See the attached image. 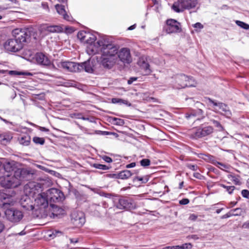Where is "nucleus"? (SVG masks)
Masks as SVG:
<instances>
[{
	"mask_svg": "<svg viewBox=\"0 0 249 249\" xmlns=\"http://www.w3.org/2000/svg\"><path fill=\"white\" fill-rule=\"evenodd\" d=\"M36 62L42 66H48L51 64V61L48 56L42 53H37L35 55Z\"/></svg>",
	"mask_w": 249,
	"mask_h": 249,
	"instance_id": "obj_18",
	"label": "nucleus"
},
{
	"mask_svg": "<svg viewBox=\"0 0 249 249\" xmlns=\"http://www.w3.org/2000/svg\"><path fill=\"white\" fill-rule=\"evenodd\" d=\"M58 66L68 71L79 72V63L73 62H61Z\"/></svg>",
	"mask_w": 249,
	"mask_h": 249,
	"instance_id": "obj_17",
	"label": "nucleus"
},
{
	"mask_svg": "<svg viewBox=\"0 0 249 249\" xmlns=\"http://www.w3.org/2000/svg\"><path fill=\"white\" fill-rule=\"evenodd\" d=\"M98 52L101 53V64L105 68L110 69L117 63L118 47L105 39L97 41Z\"/></svg>",
	"mask_w": 249,
	"mask_h": 249,
	"instance_id": "obj_2",
	"label": "nucleus"
},
{
	"mask_svg": "<svg viewBox=\"0 0 249 249\" xmlns=\"http://www.w3.org/2000/svg\"><path fill=\"white\" fill-rule=\"evenodd\" d=\"M101 196H104L106 197H109L110 196H111V195L110 194L103 192L101 194Z\"/></svg>",
	"mask_w": 249,
	"mask_h": 249,
	"instance_id": "obj_55",
	"label": "nucleus"
},
{
	"mask_svg": "<svg viewBox=\"0 0 249 249\" xmlns=\"http://www.w3.org/2000/svg\"><path fill=\"white\" fill-rule=\"evenodd\" d=\"M193 27L196 29V32H200V30L204 28V26L200 22H197L193 25Z\"/></svg>",
	"mask_w": 249,
	"mask_h": 249,
	"instance_id": "obj_39",
	"label": "nucleus"
},
{
	"mask_svg": "<svg viewBox=\"0 0 249 249\" xmlns=\"http://www.w3.org/2000/svg\"><path fill=\"white\" fill-rule=\"evenodd\" d=\"M39 129L42 131H46V132H49L50 131V130L47 129V128H46L45 127H41V126H39Z\"/></svg>",
	"mask_w": 249,
	"mask_h": 249,
	"instance_id": "obj_59",
	"label": "nucleus"
},
{
	"mask_svg": "<svg viewBox=\"0 0 249 249\" xmlns=\"http://www.w3.org/2000/svg\"><path fill=\"white\" fill-rule=\"evenodd\" d=\"M240 210H241L240 208H236L235 209H233V210H231V211H230L229 212H228V213H227L226 214H224L222 216H221V219H225V218H229L233 215H238V214L234 213V212H236V211Z\"/></svg>",
	"mask_w": 249,
	"mask_h": 249,
	"instance_id": "obj_29",
	"label": "nucleus"
},
{
	"mask_svg": "<svg viewBox=\"0 0 249 249\" xmlns=\"http://www.w3.org/2000/svg\"><path fill=\"white\" fill-rule=\"evenodd\" d=\"M188 238H193V239H197V237H196V235H192L188 236Z\"/></svg>",
	"mask_w": 249,
	"mask_h": 249,
	"instance_id": "obj_62",
	"label": "nucleus"
},
{
	"mask_svg": "<svg viewBox=\"0 0 249 249\" xmlns=\"http://www.w3.org/2000/svg\"><path fill=\"white\" fill-rule=\"evenodd\" d=\"M102 159L106 162H107V163H111L112 162V159L108 157V156H103L102 157Z\"/></svg>",
	"mask_w": 249,
	"mask_h": 249,
	"instance_id": "obj_49",
	"label": "nucleus"
},
{
	"mask_svg": "<svg viewBox=\"0 0 249 249\" xmlns=\"http://www.w3.org/2000/svg\"><path fill=\"white\" fill-rule=\"evenodd\" d=\"M86 37V38L84 43L89 44L88 48V53L90 54H96L98 53L97 42L93 45H92V43L96 40V36L94 35L88 33Z\"/></svg>",
	"mask_w": 249,
	"mask_h": 249,
	"instance_id": "obj_15",
	"label": "nucleus"
},
{
	"mask_svg": "<svg viewBox=\"0 0 249 249\" xmlns=\"http://www.w3.org/2000/svg\"><path fill=\"white\" fill-rule=\"evenodd\" d=\"M43 29L49 33H61L63 31L62 27L59 25H52L44 27Z\"/></svg>",
	"mask_w": 249,
	"mask_h": 249,
	"instance_id": "obj_26",
	"label": "nucleus"
},
{
	"mask_svg": "<svg viewBox=\"0 0 249 249\" xmlns=\"http://www.w3.org/2000/svg\"><path fill=\"white\" fill-rule=\"evenodd\" d=\"M33 141L36 144L43 145L45 143V140L43 138H40L38 137H35L33 139Z\"/></svg>",
	"mask_w": 249,
	"mask_h": 249,
	"instance_id": "obj_33",
	"label": "nucleus"
},
{
	"mask_svg": "<svg viewBox=\"0 0 249 249\" xmlns=\"http://www.w3.org/2000/svg\"><path fill=\"white\" fill-rule=\"evenodd\" d=\"M209 103L213 104V110L216 112L218 111L225 115L227 118H230L231 116V112L229 107L225 104L213 100L209 97L206 98Z\"/></svg>",
	"mask_w": 249,
	"mask_h": 249,
	"instance_id": "obj_6",
	"label": "nucleus"
},
{
	"mask_svg": "<svg viewBox=\"0 0 249 249\" xmlns=\"http://www.w3.org/2000/svg\"><path fill=\"white\" fill-rule=\"evenodd\" d=\"M93 167L96 169H101L103 170H107L109 169L110 167L107 166L106 165L99 164V163H94L92 165Z\"/></svg>",
	"mask_w": 249,
	"mask_h": 249,
	"instance_id": "obj_32",
	"label": "nucleus"
},
{
	"mask_svg": "<svg viewBox=\"0 0 249 249\" xmlns=\"http://www.w3.org/2000/svg\"><path fill=\"white\" fill-rule=\"evenodd\" d=\"M4 228L5 226L3 223L2 221H0V233H1L3 231Z\"/></svg>",
	"mask_w": 249,
	"mask_h": 249,
	"instance_id": "obj_54",
	"label": "nucleus"
},
{
	"mask_svg": "<svg viewBox=\"0 0 249 249\" xmlns=\"http://www.w3.org/2000/svg\"><path fill=\"white\" fill-rule=\"evenodd\" d=\"M136 166V163L135 162H132L130 164H128L126 165L127 168H132Z\"/></svg>",
	"mask_w": 249,
	"mask_h": 249,
	"instance_id": "obj_57",
	"label": "nucleus"
},
{
	"mask_svg": "<svg viewBox=\"0 0 249 249\" xmlns=\"http://www.w3.org/2000/svg\"><path fill=\"white\" fill-rule=\"evenodd\" d=\"M132 174L129 170H124L120 172L119 173L116 174H109L108 177H112L116 178H121L122 179H127L132 176Z\"/></svg>",
	"mask_w": 249,
	"mask_h": 249,
	"instance_id": "obj_19",
	"label": "nucleus"
},
{
	"mask_svg": "<svg viewBox=\"0 0 249 249\" xmlns=\"http://www.w3.org/2000/svg\"><path fill=\"white\" fill-rule=\"evenodd\" d=\"M19 143L23 146H28L31 142V137L28 134L25 133L18 138Z\"/></svg>",
	"mask_w": 249,
	"mask_h": 249,
	"instance_id": "obj_24",
	"label": "nucleus"
},
{
	"mask_svg": "<svg viewBox=\"0 0 249 249\" xmlns=\"http://www.w3.org/2000/svg\"><path fill=\"white\" fill-rule=\"evenodd\" d=\"M241 195L244 198L249 199V191L247 189H244L241 191Z\"/></svg>",
	"mask_w": 249,
	"mask_h": 249,
	"instance_id": "obj_46",
	"label": "nucleus"
},
{
	"mask_svg": "<svg viewBox=\"0 0 249 249\" xmlns=\"http://www.w3.org/2000/svg\"><path fill=\"white\" fill-rule=\"evenodd\" d=\"M112 103L114 104H127L128 102L126 100H124L121 99L114 98L112 99Z\"/></svg>",
	"mask_w": 249,
	"mask_h": 249,
	"instance_id": "obj_38",
	"label": "nucleus"
},
{
	"mask_svg": "<svg viewBox=\"0 0 249 249\" xmlns=\"http://www.w3.org/2000/svg\"><path fill=\"white\" fill-rule=\"evenodd\" d=\"M119 61L124 64H129L131 62L132 58L129 49L123 48L120 50L118 49V53L117 54V63Z\"/></svg>",
	"mask_w": 249,
	"mask_h": 249,
	"instance_id": "obj_11",
	"label": "nucleus"
},
{
	"mask_svg": "<svg viewBox=\"0 0 249 249\" xmlns=\"http://www.w3.org/2000/svg\"><path fill=\"white\" fill-rule=\"evenodd\" d=\"M219 186L221 187H222L226 189V191L230 195H231L233 194V191L236 189L234 186H227L225 184L220 183L219 184Z\"/></svg>",
	"mask_w": 249,
	"mask_h": 249,
	"instance_id": "obj_28",
	"label": "nucleus"
},
{
	"mask_svg": "<svg viewBox=\"0 0 249 249\" xmlns=\"http://www.w3.org/2000/svg\"><path fill=\"white\" fill-rule=\"evenodd\" d=\"M63 235V232L59 231L54 230L52 232V234H50L49 236L54 238L56 236H60Z\"/></svg>",
	"mask_w": 249,
	"mask_h": 249,
	"instance_id": "obj_42",
	"label": "nucleus"
},
{
	"mask_svg": "<svg viewBox=\"0 0 249 249\" xmlns=\"http://www.w3.org/2000/svg\"><path fill=\"white\" fill-rule=\"evenodd\" d=\"M229 7L228 6V5H223L221 7V9H228Z\"/></svg>",
	"mask_w": 249,
	"mask_h": 249,
	"instance_id": "obj_64",
	"label": "nucleus"
},
{
	"mask_svg": "<svg viewBox=\"0 0 249 249\" xmlns=\"http://www.w3.org/2000/svg\"><path fill=\"white\" fill-rule=\"evenodd\" d=\"M186 166L188 169H189L192 171H196L198 168V167L196 164H190V163H187V164H186Z\"/></svg>",
	"mask_w": 249,
	"mask_h": 249,
	"instance_id": "obj_43",
	"label": "nucleus"
},
{
	"mask_svg": "<svg viewBox=\"0 0 249 249\" xmlns=\"http://www.w3.org/2000/svg\"><path fill=\"white\" fill-rule=\"evenodd\" d=\"M54 212L56 213V215H62L65 213V211L64 209L57 207H55L54 210Z\"/></svg>",
	"mask_w": 249,
	"mask_h": 249,
	"instance_id": "obj_44",
	"label": "nucleus"
},
{
	"mask_svg": "<svg viewBox=\"0 0 249 249\" xmlns=\"http://www.w3.org/2000/svg\"><path fill=\"white\" fill-rule=\"evenodd\" d=\"M114 121H117L118 120V119L114 118ZM118 120L119 121V122H117L116 123H114V124L117 125L118 124H120L123 122V121L122 120L118 119Z\"/></svg>",
	"mask_w": 249,
	"mask_h": 249,
	"instance_id": "obj_60",
	"label": "nucleus"
},
{
	"mask_svg": "<svg viewBox=\"0 0 249 249\" xmlns=\"http://www.w3.org/2000/svg\"><path fill=\"white\" fill-rule=\"evenodd\" d=\"M5 137V135H0V141H6V142H8L12 138V136L11 135L7 136V138H6Z\"/></svg>",
	"mask_w": 249,
	"mask_h": 249,
	"instance_id": "obj_45",
	"label": "nucleus"
},
{
	"mask_svg": "<svg viewBox=\"0 0 249 249\" xmlns=\"http://www.w3.org/2000/svg\"><path fill=\"white\" fill-rule=\"evenodd\" d=\"M197 3L198 0H178L173 4L172 9L176 12H182L195 8Z\"/></svg>",
	"mask_w": 249,
	"mask_h": 249,
	"instance_id": "obj_4",
	"label": "nucleus"
},
{
	"mask_svg": "<svg viewBox=\"0 0 249 249\" xmlns=\"http://www.w3.org/2000/svg\"><path fill=\"white\" fill-rule=\"evenodd\" d=\"M12 34L16 40L22 45L24 42L27 41L31 36L30 31L28 29L17 28L13 31Z\"/></svg>",
	"mask_w": 249,
	"mask_h": 249,
	"instance_id": "obj_8",
	"label": "nucleus"
},
{
	"mask_svg": "<svg viewBox=\"0 0 249 249\" xmlns=\"http://www.w3.org/2000/svg\"><path fill=\"white\" fill-rule=\"evenodd\" d=\"M28 174L26 170L18 168L14 162H6L0 169V184L6 189L17 188Z\"/></svg>",
	"mask_w": 249,
	"mask_h": 249,
	"instance_id": "obj_1",
	"label": "nucleus"
},
{
	"mask_svg": "<svg viewBox=\"0 0 249 249\" xmlns=\"http://www.w3.org/2000/svg\"><path fill=\"white\" fill-rule=\"evenodd\" d=\"M138 65L143 70L145 74H149L151 72L149 64L144 60L143 58H141L138 62Z\"/></svg>",
	"mask_w": 249,
	"mask_h": 249,
	"instance_id": "obj_23",
	"label": "nucleus"
},
{
	"mask_svg": "<svg viewBox=\"0 0 249 249\" xmlns=\"http://www.w3.org/2000/svg\"><path fill=\"white\" fill-rule=\"evenodd\" d=\"M197 218V215L194 213L191 214L189 216V219L192 221H195Z\"/></svg>",
	"mask_w": 249,
	"mask_h": 249,
	"instance_id": "obj_51",
	"label": "nucleus"
},
{
	"mask_svg": "<svg viewBox=\"0 0 249 249\" xmlns=\"http://www.w3.org/2000/svg\"><path fill=\"white\" fill-rule=\"evenodd\" d=\"M131 205V203L127 198H121L119 199L116 207L119 209L123 210L130 208Z\"/></svg>",
	"mask_w": 249,
	"mask_h": 249,
	"instance_id": "obj_21",
	"label": "nucleus"
},
{
	"mask_svg": "<svg viewBox=\"0 0 249 249\" xmlns=\"http://www.w3.org/2000/svg\"><path fill=\"white\" fill-rule=\"evenodd\" d=\"M55 8L57 13L59 15H62L64 19L68 21H71V17L66 13L64 8V6L60 4H56L55 5Z\"/></svg>",
	"mask_w": 249,
	"mask_h": 249,
	"instance_id": "obj_22",
	"label": "nucleus"
},
{
	"mask_svg": "<svg viewBox=\"0 0 249 249\" xmlns=\"http://www.w3.org/2000/svg\"><path fill=\"white\" fill-rule=\"evenodd\" d=\"M4 214L8 220L14 223L19 222L23 217L22 212L13 207L5 210Z\"/></svg>",
	"mask_w": 249,
	"mask_h": 249,
	"instance_id": "obj_7",
	"label": "nucleus"
},
{
	"mask_svg": "<svg viewBox=\"0 0 249 249\" xmlns=\"http://www.w3.org/2000/svg\"><path fill=\"white\" fill-rule=\"evenodd\" d=\"M4 47L7 51L17 52L23 48V45L14 38L7 40L4 44Z\"/></svg>",
	"mask_w": 249,
	"mask_h": 249,
	"instance_id": "obj_14",
	"label": "nucleus"
},
{
	"mask_svg": "<svg viewBox=\"0 0 249 249\" xmlns=\"http://www.w3.org/2000/svg\"><path fill=\"white\" fill-rule=\"evenodd\" d=\"M203 113V111H202V110H201L200 109H197L196 110H193V111H191L190 113H186L185 117L188 119H190V118H194V120H199L200 117H199L198 118H197L196 119H195V118L196 117V116L202 115Z\"/></svg>",
	"mask_w": 249,
	"mask_h": 249,
	"instance_id": "obj_25",
	"label": "nucleus"
},
{
	"mask_svg": "<svg viewBox=\"0 0 249 249\" xmlns=\"http://www.w3.org/2000/svg\"><path fill=\"white\" fill-rule=\"evenodd\" d=\"M197 156L200 159H202L205 160L206 161H207L208 157L209 154H206L203 153H199V154H196Z\"/></svg>",
	"mask_w": 249,
	"mask_h": 249,
	"instance_id": "obj_47",
	"label": "nucleus"
},
{
	"mask_svg": "<svg viewBox=\"0 0 249 249\" xmlns=\"http://www.w3.org/2000/svg\"><path fill=\"white\" fill-rule=\"evenodd\" d=\"M177 249H191L192 248V245L191 243H185L181 246H177Z\"/></svg>",
	"mask_w": 249,
	"mask_h": 249,
	"instance_id": "obj_40",
	"label": "nucleus"
},
{
	"mask_svg": "<svg viewBox=\"0 0 249 249\" xmlns=\"http://www.w3.org/2000/svg\"><path fill=\"white\" fill-rule=\"evenodd\" d=\"M38 185L34 182H30L26 184L24 187L25 195L23 196L20 201L21 207L27 211H32L34 209V205L29 196L34 197L37 192H38Z\"/></svg>",
	"mask_w": 249,
	"mask_h": 249,
	"instance_id": "obj_3",
	"label": "nucleus"
},
{
	"mask_svg": "<svg viewBox=\"0 0 249 249\" xmlns=\"http://www.w3.org/2000/svg\"><path fill=\"white\" fill-rule=\"evenodd\" d=\"M228 178H231V180L234 184L236 185H240L242 182L240 179V177L239 175H235L234 174H229L227 175Z\"/></svg>",
	"mask_w": 249,
	"mask_h": 249,
	"instance_id": "obj_27",
	"label": "nucleus"
},
{
	"mask_svg": "<svg viewBox=\"0 0 249 249\" xmlns=\"http://www.w3.org/2000/svg\"><path fill=\"white\" fill-rule=\"evenodd\" d=\"M178 249V247H177V246H167V247H165L162 248V249Z\"/></svg>",
	"mask_w": 249,
	"mask_h": 249,
	"instance_id": "obj_56",
	"label": "nucleus"
},
{
	"mask_svg": "<svg viewBox=\"0 0 249 249\" xmlns=\"http://www.w3.org/2000/svg\"><path fill=\"white\" fill-rule=\"evenodd\" d=\"M34 205L39 209H45L48 206V198L46 193H42L37 195L35 198Z\"/></svg>",
	"mask_w": 249,
	"mask_h": 249,
	"instance_id": "obj_16",
	"label": "nucleus"
},
{
	"mask_svg": "<svg viewBox=\"0 0 249 249\" xmlns=\"http://www.w3.org/2000/svg\"><path fill=\"white\" fill-rule=\"evenodd\" d=\"M190 202V200L188 198H183L179 201L180 205H187Z\"/></svg>",
	"mask_w": 249,
	"mask_h": 249,
	"instance_id": "obj_48",
	"label": "nucleus"
},
{
	"mask_svg": "<svg viewBox=\"0 0 249 249\" xmlns=\"http://www.w3.org/2000/svg\"><path fill=\"white\" fill-rule=\"evenodd\" d=\"M101 132L102 135H113L115 136L116 137L118 136V134L115 132H109V131H101Z\"/></svg>",
	"mask_w": 249,
	"mask_h": 249,
	"instance_id": "obj_50",
	"label": "nucleus"
},
{
	"mask_svg": "<svg viewBox=\"0 0 249 249\" xmlns=\"http://www.w3.org/2000/svg\"><path fill=\"white\" fill-rule=\"evenodd\" d=\"M50 202H60L64 199L63 193L59 190L51 188L46 193Z\"/></svg>",
	"mask_w": 249,
	"mask_h": 249,
	"instance_id": "obj_10",
	"label": "nucleus"
},
{
	"mask_svg": "<svg viewBox=\"0 0 249 249\" xmlns=\"http://www.w3.org/2000/svg\"><path fill=\"white\" fill-rule=\"evenodd\" d=\"M140 164L142 166H148L150 164V160L148 159H143L140 161Z\"/></svg>",
	"mask_w": 249,
	"mask_h": 249,
	"instance_id": "obj_41",
	"label": "nucleus"
},
{
	"mask_svg": "<svg viewBox=\"0 0 249 249\" xmlns=\"http://www.w3.org/2000/svg\"><path fill=\"white\" fill-rule=\"evenodd\" d=\"M137 79V77H132L129 78V79L127 81V83L129 85L131 84L134 81H136Z\"/></svg>",
	"mask_w": 249,
	"mask_h": 249,
	"instance_id": "obj_52",
	"label": "nucleus"
},
{
	"mask_svg": "<svg viewBox=\"0 0 249 249\" xmlns=\"http://www.w3.org/2000/svg\"><path fill=\"white\" fill-rule=\"evenodd\" d=\"M216 166L219 169L224 170L226 172H228V170L230 168V165L226 164L223 163L222 162H218L217 163Z\"/></svg>",
	"mask_w": 249,
	"mask_h": 249,
	"instance_id": "obj_30",
	"label": "nucleus"
},
{
	"mask_svg": "<svg viewBox=\"0 0 249 249\" xmlns=\"http://www.w3.org/2000/svg\"><path fill=\"white\" fill-rule=\"evenodd\" d=\"M7 73L10 75H31L32 74L30 72H18L16 71H8Z\"/></svg>",
	"mask_w": 249,
	"mask_h": 249,
	"instance_id": "obj_35",
	"label": "nucleus"
},
{
	"mask_svg": "<svg viewBox=\"0 0 249 249\" xmlns=\"http://www.w3.org/2000/svg\"><path fill=\"white\" fill-rule=\"evenodd\" d=\"M88 32L84 31H81L78 32L77 34V37L78 38L81 40V42H84L85 41L86 36L88 34Z\"/></svg>",
	"mask_w": 249,
	"mask_h": 249,
	"instance_id": "obj_31",
	"label": "nucleus"
},
{
	"mask_svg": "<svg viewBox=\"0 0 249 249\" xmlns=\"http://www.w3.org/2000/svg\"><path fill=\"white\" fill-rule=\"evenodd\" d=\"M15 194L14 191L11 194L0 192V207L5 211L12 208L16 203Z\"/></svg>",
	"mask_w": 249,
	"mask_h": 249,
	"instance_id": "obj_5",
	"label": "nucleus"
},
{
	"mask_svg": "<svg viewBox=\"0 0 249 249\" xmlns=\"http://www.w3.org/2000/svg\"><path fill=\"white\" fill-rule=\"evenodd\" d=\"M191 78L184 74H178L175 76V81L177 85L175 86L177 89L184 88L186 87L192 86L190 81Z\"/></svg>",
	"mask_w": 249,
	"mask_h": 249,
	"instance_id": "obj_13",
	"label": "nucleus"
},
{
	"mask_svg": "<svg viewBox=\"0 0 249 249\" xmlns=\"http://www.w3.org/2000/svg\"><path fill=\"white\" fill-rule=\"evenodd\" d=\"M213 132L211 126H206L203 127H198L194 128L190 134L191 138L197 139L210 135Z\"/></svg>",
	"mask_w": 249,
	"mask_h": 249,
	"instance_id": "obj_9",
	"label": "nucleus"
},
{
	"mask_svg": "<svg viewBox=\"0 0 249 249\" xmlns=\"http://www.w3.org/2000/svg\"><path fill=\"white\" fill-rule=\"evenodd\" d=\"M134 180L141 181L142 183H146L148 181L149 178L147 176H144V177L136 176L134 178Z\"/></svg>",
	"mask_w": 249,
	"mask_h": 249,
	"instance_id": "obj_36",
	"label": "nucleus"
},
{
	"mask_svg": "<svg viewBox=\"0 0 249 249\" xmlns=\"http://www.w3.org/2000/svg\"><path fill=\"white\" fill-rule=\"evenodd\" d=\"M81 116H82L81 114H78L76 115V118H79V119L80 118H82L83 120H89V118H84L83 117H81Z\"/></svg>",
	"mask_w": 249,
	"mask_h": 249,
	"instance_id": "obj_61",
	"label": "nucleus"
},
{
	"mask_svg": "<svg viewBox=\"0 0 249 249\" xmlns=\"http://www.w3.org/2000/svg\"><path fill=\"white\" fill-rule=\"evenodd\" d=\"M235 23L238 26H239V27L243 29L246 30L249 29V24L245 22H244L240 20H236Z\"/></svg>",
	"mask_w": 249,
	"mask_h": 249,
	"instance_id": "obj_34",
	"label": "nucleus"
},
{
	"mask_svg": "<svg viewBox=\"0 0 249 249\" xmlns=\"http://www.w3.org/2000/svg\"><path fill=\"white\" fill-rule=\"evenodd\" d=\"M164 30L168 34L180 32L181 30L180 24L175 19H167L166 25L164 27Z\"/></svg>",
	"mask_w": 249,
	"mask_h": 249,
	"instance_id": "obj_12",
	"label": "nucleus"
},
{
	"mask_svg": "<svg viewBox=\"0 0 249 249\" xmlns=\"http://www.w3.org/2000/svg\"><path fill=\"white\" fill-rule=\"evenodd\" d=\"M135 27H136L135 25H132V26H130V27L128 28V30H133L134 29H135Z\"/></svg>",
	"mask_w": 249,
	"mask_h": 249,
	"instance_id": "obj_63",
	"label": "nucleus"
},
{
	"mask_svg": "<svg viewBox=\"0 0 249 249\" xmlns=\"http://www.w3.org/2000/svg\"><path fill=\"white\" fill-rule=\"evenodd\" d=\"M92 67V63L88 60L84 62L79 63V71L84 70L88 72H92L93 71Z\"/></svg>",
	"mask_w": 249,
	"mask_h": 249,
	"instance_id": "obj_20",
	"label": "nucleus"
},
{
	"mask_svg": "<svg viewBox=\"0 0 249 249\" xmlns=\"http://www.w3.org/2000/svg\"><path fill=\"white\" fill-rule=\"evenodd\" d=\"M242 227L245 229H249V221L244 223Z\"/></svg>",
	"mask_w": 249,
	"mask_h": 249,
	"instance_id": "obj_53",
	"label": "nucleus"
},
{
	"mask_svg": "<svg viewBox=\"0 0 249 249\" xmlns=\"http://www.w3.org/2000/svg\"><path fill=\"white\" fill-rule=\"evenodd\" d=\"M70 242L71 243H76L78 242V239L77 238H71L70 239Z\"/></svg>",
	"mask_w": 249,
	"mask_h": 249,
	"instance_id": "obj_58",
	"label": "nucleus"
},
{
	"mask_svg": "<svg viewBox=\"0 0 249 249\" xmlns=\"http://www.w3.org/2000/svg\"><path fill=\"white\" fill-rule=\"evenodd\" d=\"M207 162H210L215 166L217 165L218 161L216 160V158L211 155L209 154Z\"/></svg>",
	"mask_w": 249,
	"mask_h": 249,
	"instance_id": "obj_37",
	"label": "nucleus"
}]
</instances>
